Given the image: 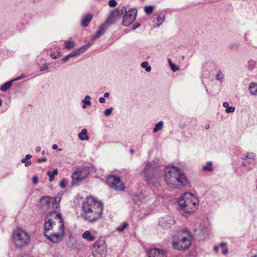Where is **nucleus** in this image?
Instances as JSON below:
<instances>
[{"label":"nucleus","instance_id":"obj_1","mask_svg":"<svg viewBox=\"0 0 257 257\" xmlns=\"http://www.w3.org/2000/svg\"><path fill=\"white\" fill-rule=\"evenodd\" d=\"M103 205L91 196L87 197L82 205V217L90 222H94L101 217Z\"/></svg>","mask_w":257,"mask_h":257},{"label":"nucleus","instance_id":"obj_2","mask_svg":"<svg viewBox=\"0 0 257 257\" xmlns=\"http://www.w3.org/2000/svg\"><path fill=\"white\" fill-rule=\"evenodd\" d=\"M164 179L168 185L175 188L184 187L189 184V180L182 170L174 166L165 167Z\"/></svg>","mask_w":257,"mask_h":257},{"label":"nucleus","instance_id":"obj_3","mask_svg":"<svg viewBox=\"0 0 257 257\" xmlns=\"http://www.w3.org/2000/svg\"><path fill=\"white\" fill-rule=\"evenodd\" d=\"M181 210L187 214H191L198 208L199 201L193 194L187 192L182 194L177 200Z\"/></svg>","mask_w":257,"mask_h":257},{"label":"nucleus","instance_id":"obj_4","mask_svg":"<svg viewBox=\"0 0 257 257\" xmlns=\"http://www.w3.org/2000/svg\"><path fill=\"white\" fill-rule=\"evenodd\" d=\"M192 236L187 229L177 231L173 235L172 245L177 250H185L189 248L191 243Z\"/></svg>","mask_w":257,"mask_h":257},{"label":"nucleus","instance_id":"obj_5","mask_svg":"<svg viewBox=\"0 0 257 257\" xmlns=\"http://www.w3.org/2000/svg\"><path fill=\"white\" fill-rule=\"evenodd\" d=\"M143 174L147 183L155 185L161 180L162 171L157 165L150 162H147L143 171Z\"/></svg>","mask_w":257,"mask_h":257},{"label":"nucleus","instance_id":"obj_6","mask_svg":"<svg viewBox=\"0 0 257 257\" xmlns=\"http://www.w3.org/2000/svg\"><path fill=\"white\" fill-rule=\"evenodd\" d=\"M13 239L15 245L19 247L22 248L26 246L30 240L28 233L20 228L14 230Z\"/></svg>","mask_w":257,"mask_h":257},{"label":"nucleus","instance_id":"obj_7","mask_svg":"<svg viewBox=\"0 0 257 257\" xmlns=\"http://www.w3.org/2000/svg\"><path fill=\"white\" fill-rule=\"evenodd\" d=\"M59 219L60 225L59 226V232L57 233H48L44 232V235L48 239L53 243H58L61 241L64 235V222L61 214L57 215Z\"/></svg>","mask_w":257,"mask_h":257},{"label":"nucleus","instance_id":"obj_8","mask_svg":"<svg viewBox=\"0 0 257 257\" xmlns=\"http://www.w3.org/2000/svg\"><path fill=\"white\" fill-rule=\"evenodd\" d=\"M61 197L57 196L55 198L43 196L40 199V205L45 209H56L59 207Z\"/></svg>","mask_w":257,"mask_h":257},{"label":"nucleus","instance_id":"obj_9","mask_svg":"<svg viewBox=\"0 0 257 257\" xmlns=\"http://www.w3.org/2000/svg\"><path fill=\"white\" fill-rule=\"evenodd\" d=\"M94 257H105L107 254V246L105 240L100 239L95 241L93 246Z\"/></svg>","mask_w":257,"mask_h":257},{"label":"nucleus","instance_id":"obj_10","mask_svg":"<svg viewBox=\"0 0 257 257\" xmlns=\"http://www.w3.org/2000/svg\"><path fill=\"white\" fill-rule=\"evenodd\" d=\"M120 18V17H108L106 22L99 27L96 33L92 36L91 40H95L103 35L109 27L114 24Z\"/></svg>","mask_w":257,"mask_h":257},{"label":"nucleus","instance_id":"obj_11","mask_svg":"<svg viewBox=\"0 0 257 257\" xmlns=\"http://www.w3.org/2000/svg\"><path fill=\"white\" fill-rule=\"evenodd\" d=\"M107 184L111 188L117 191H122L124 189V186L122 183L120 178L117 176L110 175L106 180Z\"/></svg>","mask_w":257,"mask_h":257},{"label":"nucleus","instance_id":"obj_12","mask_svg":"<svg viewBox=\"0 0 257 257\" xmlns=\"http://www.w3.org/2000/svg\"><path fill=\"white\" fill-rule=\"evenodd\" d=\"M210 230V225L202 221L195 228V231L196 234L199 235L200 239H204L208 237Z\"/></svg>","mask_w":257,"mask_h":257},{"label":"nucleus","instance_id":"obj_13","mask_svg":"<svg viewBox=\"0 0 257 257\" xmlns=\"http://www.w3.org/2000/svg\"><path fill=\"white\" fill-rule=\"evenodd\" d=\"M175 222L174 217L169 215L161 217L158 219L159 225L163 229L169 228L175 224Z\"/></svg>","mask_w":257,"mask_h":257},{"label":"nucleus","instance_id":"obj_14","mask_svg":"<svg viewBox=\"0 0 257 257\" xmlns=\"http://www.w3.org/2000/svg\"><path fill=\"white\" fill-rule=\"evenodd\" d=\"M58 214H61V213H58L55 211H51L47 214L45 219L44 232H47L48 231L52 229L53 224H54V222L52 221V218L54 217L55 218L58 219V216H57V215Z\"/></svg>","mask_w":257,"mask_h":257},{"label":"nucleus","instance_id":"obj_15","mask_svg":"<svg viewBox=\"0 0 257 257\" xmlns=\"http://www.w3.org/2000/svg\"><path fill=\"white\" fill-rule=\"evenodd\" d=\"M148 257H167V252L164 249L152 248L148 252Z\"/></svg>","mask_w":257,"mask_h":257},{"label":"nucleus","instance_id":"obj_16","mask_svg":"<svg viewBox=\"0 0 257 257\" xmlns=\"http://www.w3.org/2000/svg\"><path fill=\"white\" fill-rule=\"evenodd\" d=\"M127 13L126 8L123 7L120 10H119L118 8L111 10L109 16H120L121 15H123V16H127Z\"/></svg>","mask_w":257,"mask_h":257},{"label":"nucleus","instance_id":"obj_17","mask_svg":"<svg viewBox=\"0 0 257 257\" xmlns=\"http://www.w3.org/2000/svg\"><path fill=\"white\" fill-rule=\"evenodd\" d=\"M86 178V176H83L81 172L74 173L72 175L73 184L77 183L79 181H81Z\"/></svg>","mask_w":257,"mask_h":257},{"label":"nucleus","instance_id":"obj_18","mask_svg":"<svg viewBox=\"0 0 257 257\" xmlns=\"http://www.w3.org/2000/svg\"><path fill=\"white\" fill-rule=\"evenodd\" d=\"M248 90L251 95H257V83L256 82H251L248 86Z\"/></svg>","mask_w":257,"mask_h":257},{"label":"nucleus","instance_id":"obj_19","mask_svg":"<svg viewBox=\"0 0 257 257\" xmlns=\"http://www.w3.org/2000/svg\"><path fill=\"white\" fill-rule=\"evenodd\" d=\"M256 155L255 154L252 152H247L245 155H242V158L244 160H250L251 161V164H252L253 161H255Z\"/></svg>","mask_w":257,"mask_h":257},{"label":"nucleus","instance_id":"obj_20","mask_svg":"<svg viewBox=\"0 0 257 257\" xmlns=\"http://www.w3.org/2000/svg\"><path fill=\"white\" fill-rule=\"evenodd\" d=\"M136 17H123L122 25L127 27L136 20Z\"/></svg>","mask_w":257,"mask_h":257},{"label":"nucleus","instance_id":"obj_21","mask_svg":"<svg viewBox=\"0 0 257 257\" xmlns=\"http://www.w3.org/2000/svg\"><path fill=\"white\" fill-rule=\"evenodd\" d=\"M87 130L86 128H83L81 132L78 134V136L80 140L83 141H88L89 138L87 135Z\"/></svg>","mask_w":257,"mask_h":257},{"label":"nucleus","instance_id":"obj_22","mask_svg":"<svg viewBox=\"0 0 257 257\" xmlns=\"http://www.w3.org/2000/svg\"><path fill=\"white\" fill-rule=\"evenodd\" d=\"M64 44L66 49L71 50L75 47V43L71 38H70L68 40L65 41Z\"/></svg>","mask_w":257,"mask_h":257},{"label":"nucleus","instance_id":"obj_23","mask_svg":"<svg viewBox=\"0 0 257 257\" xmlns=\"http://www.w3.org/2000/svg\"><path fill=\"white\" fill-rule=\"evenodd\" d=\"M82 237L89 241H93L95 239V237L92 235L89 231H85L82 234Z\"/></svg>","mask_w":257,"mask_h":257},{"label":"nucleus","instance_id":"obj_24","mask_svg":"<svg viewBox=\"0 0 257 257\" xmlns=\"http://www.w3.org/2000/svg\"><path fill=\"white\" fill-rule=\"evenodd\" d=\"M251 162L250 160H244V161L241 163V166L246 167L248 170H251L255 165V161H253L252 164H251Z\"/></svg>","mask_w":257,"mask_h":257},{"label":"nucleus","instance_id":"obj_25","mask_svg":"<svg viewBox=\"0 0 257 257\" xmlns=\"http://www.w3.org/2000/svg\"><path fill=\"white\" fill-rule=\"evenodd\" d=\"M202 170L204 172H212L213 171L212 162L211 161L207 162L206 165L202 167Z\"/></svg>","mask_w":257,"mask_h":257},{"label":"nucleus","instance_id":"obj_26","mask_svg":"<svg viewBox=\"0 0 257 257\" xmlns=\"http://www.w3.org/2000/svg\"><path fill=\"white\" fill-rule=\"evenodd\" d=\"M165 17H156L153 21L154 28H158L163 23Z\"/></svg>","mask_w":257,"mask_h":257},{"label":"nucleus","instance_id":"obj_27","mask_svg":"<svg viewBox=\"0 0 257 257\" xmlns=\"http://www.w3.org/2000/svg\"><path fill=\"white\" fill-rule=\"evenodd\" d=\"M14 82V80L12 79L10 81H7L4 84L2 85L0 87V89L2 91H6L7 90H8L9 88H10L11 86L12 85L13 82Z\"/></svg>","mask_w":257,"mask_h":257},{"label":"nucleus","instance_id":"obj_28","mask_svg":"<svg viewBox=\"0 0 257 257\" xmlns=\"http://www.w3.org/2000/svg\"><path fill=\"white\" fill-rule=\"evenodd\" d=\"M92 17H83L81 22V26L83 27L88 26L92 21Z\"/></svg>","mask_w":257,"mask_h":257},{"label":"nucleus","instance_id":"obj_29","mask_svg":"<svg viewBox=\"0 0 257 257\" xmlns=\"http://www.w3.org/2000/svg\"><path fill=\"white\" fill-rule=\"evenodd\" d=\"M164 123L163 121H160L158 123H157L155 127L153 129V131L154 133H157L158 131L161 130L163 127Z\"/></svg>","mask_w":257,"mask_h":257},{"label":"nucleus","instance_id":"obj_30","mask_svg":"<svg viewBox=\"0 0 257 257\" xmlns=\"http://www.w3.org/2000/svg\"><path fill=\"white\" fill-rule=\"evenodd\" d=\"M256 62L253 60H249L247 62V68L248 69L252 71L255 68Z\"/></svg>","mask_w":257,"mask_h":257},{"label":"nucleus","instance_id":"obj_31","mask_svg":"<svg viewBox=\"0 0 257 257\" xmlns=\"http://www.w3.org/2000/svg\"><path fill=\"white\" fill-rule=\"evenodd\" d=\"M155 7L153 6H146L144 8V11L147 15L152 14Z\"/></svg>","mask_w":257,"mask_h":257},{"label":"nucleus","instance_id":"obj_32","mask_svg":"<svg viewBox=\"0 0 257 257\" xmlns=\"http://www.w3.org/2000/svg\"><path fill=\"white\" fill-rule=\"evenodd\" d=\"M138 10L136 8H132L127 11V16H137Z\"/></svg>","mask_w":257,"mask_h":257},{"label":"nucleus","instance_id":"obj_33","mask_svg":"<svg viewBox=\"0 0 257 257\" xmlns=\"http://www.w3.org/2000/svg\"><path fill=\"white\" fill-rule=\"evenodd\" d=\"M90 46V44H87L84 45L82 46L78 49H77V50L79 52V53L81 54L83 53H84L89 47Z\"/></svg>","mask_w":257,"mask_h":257},{"label":"nucleus","instance_id":"obj_34","mask_svg":"<svg viewBox=\"0 0 257 257\" xmlns=\"http://www.w3.org/2000/svg\"><path fill=\"white\" fill-rule=\"evenodd\" d=\"M141 66L148 72H150L151 70V67L149 65L148 62H143L141 64Z\"/></svg>","mask_w":257,"mask_h":257},{"label":"nucleus","instance_id":"obj_35","mask_svg":"<svg viewBox=\"0 0 257 257\" xmlns=\"http://www.w3.org/2000/svg\"><path fill=\"white\" fill-rule=\"evenodd\" d=\"M91 97L89 95H86L84 99L82 100V102L86 105H90L91 104Z\"/></svg>","mask_w":257,"mask_h":257},{"label":"nucleus","instance_id":"obj_36","mask_svg":"<svg viewBox=\"0 0 257 257\" xmlns=\"http://www.w3.org/2000/svg\"><path fill=\"white\" fill-rule=\"evenodd\" d=\"M128 226V224L126 222H123L122 224L116 228V230L119 232H122L124 229Z\"/></svg>","mask_w":257,"mask_h":257},{"label":"nucleus","instance_id":"obj_37","mask_svg":"<svg viewBox=\"0 0 257 257\" xmlns=\"http://www.w3.org/2000/svg\"><path fill=\"white\" fill-rule=\"evenodd\" d=\"M215 79L220 81L222 82L223 79V75L222 74L221 70H218L215 76Z\"/></svg>","mask_w":257,"mask_h":257},{"label":"nucleus","instance_id":"obj_38","mask_svg":"<svg viewBox=\"0 0 257 257\" xmlns=\"http://www.w3.org/2000/svg\"><path fill=\"white\" fill-rule=\"evenodd\" d=\"M70 58L77 57L80 55L77 49L68 54Z\"/></svg>","mask_w":257,"mask_h":257},{"label":"nucleus","instance_id":"obj_39","mask_svg":"<svg viewBox=\"0 0 257 257\" xmlns=\"http://www.w3.org/2000/svg\"><path fill=\"white\" fill-rule=\"evenodd\" d=\"M240 48L239 43H233L230 45V48L234 50H238Z\"/></svg>","mask_w":257,"mask_h":257},{"label":"nucleus","instance_id":"obj_40","mask_svg":"<svg viewBox=\"0 0 257 257\" xmlns=\"http://www.w3.org/2000/svg\"><path fill=\"white\" fill-rule=\"evenodd\" d=\"M169 65L171 67V70L173 71V72H176V71L179 70V67L177 66L174 64H173L171 63L170 59H169Z\"/></svg>","mask_w":257,"mask_h":257},{"label":"nucleus","instance_id":"obj_41","mask_svg":"<svg viewBox=\"0 0 257 257\" xmlns=\"http://www.w3.org/2000/svg\"><path fill=\"white\" fill-rule=\"evenodd\" d=\"M60 55H61V53L59 52H53L51 53V54H50L51 57H52L53 59H54L58 58V57H60Z\"/></svg>","mask_w":257,"mask_h":257},{"label":"nucleus","instance_id":"obj_42","mask_svg":"<svg viewBox=\"0 0 257 257\" xmlns=\"http://www.w3.org/2000/svg\"><path fill=\"white\" fill-rule=\"evenodd\" d=\"M112 110L113 108L112 107L107 108L104 110V114L106 116H108L112 113Z\"/></svg>","mask_w":257,"mask_h":257},{"label":"nucleus","instance_id":"obj_43","mask_svg":"<svg viewBox=\"0 0 257 257\" xmlns=\"http://www.w3.org/2000/svg\"><path fill=\"white\" fill-rule=\"evenodd\" d=\"M108 4L109 7L114 8L116 6L117 3L115 0H109Z\"/></svg>","mask_w":257,"mask_h":257},{"label":"nucleus","instance_id":"obj_44","mask_svg":"<svg viewBox=\"0 0 257 257\" xmlns=\"http://www.w3.org/2000/svg\"><path fill=\"white\" fill-rule=\"evenodd\" d=\"M235 111V107L234 106H229V107L225 109L226 113L233 112Z\"/></svg>","mask_w":257,"mask_h":257},{"label":"nucleus","instance_id":"obj_45","mask_svg":"<svg viewBox=\"0 0 257 257\" xmlns=\"http://www.w3.org/2000/svg\"><path fill=\"white\" fill-rule=\"evenodd\" d=\"M67 185V182L65 180V179H62L60 182V186L62 188H65V187Z\"/></svg>","mask_w":257,"mask_h":257},{"label":"nucleus","instance_id":"obj_46","mask_svg":"<svg viewBox=\"0 0 257 257\" xmlns=\"http://www.w3.org/2000/svg\"><path fill=\"white\" fill-rule=\"evenodd\" d=\"M47 175L49 177V181L52 182L54 179V175L51 174L50 171L47 172Z\"/></svg>","mask_w":257,"mask_h":257},{"label":"nucleus","instance_id":"obj_47","mask_svg":"<svg viewBox=\"0 0 257 257\" xmlns=\"http://www.w3.org/2000/svg\"><path fill=\"white\" fill-rule=\"evenodd\" d=\"M38 180H39V179H38V177H37V176L35 175V176H33V183L34 184H37L38 183Z\"/></svg>","mask_w":257,"mask_h":257},{"label":"nucleus","instance_id":"obj_48","mask_svg":"<svg viewBox=\"0 0 257 257\" xmlns=\"http://www.w3.org/2000/svg\"><path fill=\"white\" fill-rule=\"evenodd\" d=\"M47 159L45 157H43V158H39L37 160V162L38 163H42V162H46L47 161Z\"/></svg>","mask_w":257,"mask_h":257},{"label":"nucleus","instance_id":"obj_49","mask_svg":"<svg viewBox=\"0 0 257 257\" xmlns=\"http://www.w3.org/2000/svg\"><path fill=\"white\" fill-rule=\"evenodd\" d=\"M140 26H141V24L139 23H137L135 25H133L132 27V30H135L136 29H137L138 28H139Z\"/></svg>","mask_w":257,"mask_h":257},{"label":"nucleus","instance_id":"obj_50","mask_svg":"<svg viewBox=\"0 0 257 257\" xmlns=\"http://www.w3.org/2000/svg\"><path fill=\"white\" fill-rule=\"evenodd\" d=\"M70 58L69 57V55L68 54L66 55L63 58H62V60L63 62H66L67 61H68Z\"/></svg>","mask_w":257,"mask_h":257},{"label":"nucleus","instance_id":"obj_51","mask_svg":"<svg viewBox=\"0 0 257 257\" xmlns=\"http://www.w3.org/2000/svg\"><path fill=\"white\" fill-rule=\"evenodd\" d=\"M228 252V249L226 248V247H225V248H222V253L223 254V255H226L227 254Z\"/></svg>","mask_w":257,"mask_h":257},{"label":"nucleus","instance_id":"obj_52","mask_svg":"<svg viewBox=\"0 0 257 257\" xmlns=\"http://www.w3.org/2000/svg\"><path fill=\"white\" fill-rule=\"evenodd\" d=\"M48 69V66L47 65H44L42 67H40V71H42Z\"/></svg>","mask_w":257,"mask_h":257},{"label":"nucleus","instance_id":"obj_53","mask_svg":"<svg viewBox=\"0 0 257 257\" xmlns=\"http://www.w3.org/2000/svg\"><path fill=\"white\" fill-rule=\"evenodd\" d=\"M25 78V75H21V76H19L16 78H15L14 79H13L14 80V81H17V80H19L22 78Z\"/></svg>","mask_w":257,"mask_h":257},{"label":"nucleus","instance_id":"obj_54","mask_svg":"<svg viewBox=\"0 0 257 257\" xmlns=\"http://www.w3.org/2000/svg\"><path fill=\"white\" fill-rule=\"evenodd\" d=\"M227 245V243L226 242H221L219 246L222 247V248L226 247V246Z\"/></svg>","mask_w":257,"mask_h":257},{"label":"nucleus","instance_id":"obj_55","mask_svg":"<svg viewBox=\"0 0 257 257\" xmlns=\"http://www.w3.org/2000/svg\"><path fill=\"white\" fill-rule=\"evenodd\" d=\"M99 101L101 103H103L105 102V99L104 97H100L99 98Z\"/></svg>","mask_w":257,"mask_h":257},{"label":"nucleus","instance_id":"obj_56","mask_svg":"<svg viewBox=\"0 0 257 257\" xmlns=\"http://www.w3.org/2000/svg\"><path fill=\"white\" fill-rule=\"evenodd\" d=\"M51 173L53 175H54V176L57 175L58 173V169H54L52 172H51Z\"/></svg>","mask_w":257,"mask_h":257},{"label":"nucleus","instance_id":"obj_57","mask_svg":"<svg viewBox=\"0 0 257 257\" xmlns=\"http://www.w3.org/2000/svg\"><path fill=\"white\" fill-rule=\"evenodd\" d=\"M223 106L224 107L226 108V109L229 107V103L227 102H224L223 103Z\"/></svg>","mask_w":257,"mask_h":257},{"label":"nucleus","instance_id":"obj_58","mask_svg":"<svg viewBox=\"0 0 257 257\" xmlns=\"http://www.w3.org/2000/svg\"><path fill=\"white\" fill-rule=\"evenodd\" d=\"M26 167H29L32 164L31 161H27L25 163Z\"/></svg>","mask_w":257,"mask_h":257},{"label":"nucleus","instance_id":"obj_59","mask_svg":"<svg viewBox=\"0 0 257 257\" xmlns=\"http://www.w3.org/2000/svg\"><path fill=\"white\" fill-rule=\"evenodd\" d=\"M31 158H32V155H30V154L27 155L25 157V158L27 160V161L28 160L30 159Z\"/></svg>","mask_w":257,"mask_h":257},{"label":"nucleus","instance_id":"obj_60","mask_svg":"<svg viewBox=\"0 0 257 257\" xmlns=\"http://www.w3.org/2000/svg\"><path fill=\"white\" fill-rule=\"evenodd\" d=\"M18 257H33L29 254L20 255Z\"/></svg>","mask_w":257,"mask_h":257},{"label":"nucleus","instance_id":"obj_61","mask_svg":"<svg viewBox=\"0 0 257 257\" xmlns=\"http://www.w3.org/2000/svg\"><path fill=\"white\" fill-rule=\"evenodd\" d=\"M52 149L56 150L58 148V146L56 144H54L52 147Z\"/></svg>","mask_w":257,"mask_h":257},{"label":"nucleus","instance_id":"obj_62","mask_svg":"<svg viewBox=\"0 0 257 257\" xmlns=\"http://www.w3.org/2000/svg\"><path fill=\"white\" fill-rule=\"evenodd\" d=\"M41 147L40 146H38L36 148V151L37 152H40L41 151Z\"/></svg>","mask_w":257,"mask_h":257},{"label":"nucleus","instance_id":"obj_63","mask_svg":"<svg viewBox=\"0 0 257 257\" xmlns=\"http://www.w3.org/2000/svg\"><path fill=\"white\" fill-rule=\"evenodd\" d=\"M109 93L108 92H105L104 94V97L107 98L109 96Z\"/></svg>","mask_w":257,"mask_h":257},{"label":"nucleus","instance_id":"obj_64","mask_svg":"<svg viewBox=\"0 0 257 257\" xmlns=\"http://www.w3.org/2000/svg\"><path fill=\"white\" fill-rule=\"evenodd\" d=\"M214 250L215 251H217L219 249V246H214L213 247Z\"/></svg>","mask_w":257,"mask_h":257}]
</instances>
